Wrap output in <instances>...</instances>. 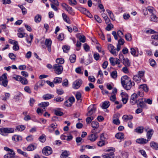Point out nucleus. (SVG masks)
<instances>
[{
	"label": "nucleus",
	"mask_w": 158,
	"mask_h": 158,
	"mask_svg": "<svg viewBox=\"0 0 158 158\" xmlns=\"http://www.w3.org/2000/svg\"><path fill=\"white\" fill-rule=\"evenodd\" d=\"M78 38L81 42L84 43L85 41V37L84 35H80Z\"/></svg>",
	"instance_id": "obj_50"
},
{
	"label": "nucleus",
	"mask_w": 158,
	"mask_h": 158,
	"mask_svg": "<svg viewBox=\"0 0 158 158\" xmlns=\"http://www.w3.org/2000/svg\"><path fill=\"white\" fill-rule=\"evenodd\" d=\"M27 37H26V40L27 42L30 44V45H31V41L33 38V35H32L30 34V37H28L27 35H26Z\"/></svg>",
	"instance_id": "obj_33"
},
{
	"label": "nucleus",
	"mask_w": 158,
	"mask_h": 158,
	"mask_svg": "<svg viewBox=\"0 0 158 158\" xmlns=\"http://www.w3.org/2000/svg\"><path fill=\"white\" fill-rule=\"evenodd\" d=\"M115 137L118 139H122L124 138V135L123 133L119 132L117 133L115 135Z\"/></svg>",
	"instance_id": "obj_29"
},
{
	"label": "nucleus",
	"mask_w": 158,
	"mask_h": 158,
	"mask_svg": "<svg viewBox=\"0 0 158 158\" xmlns=\"http://www.w3.org/2000/svg\"><path fill=\"white\" fill-rule=\"evenodd\" d=\"M144 101L145 102V103H147L149 105L152 104V100L149 98L146 99L145 98H144Z\"/></svg>",
	"instance_id": "obj_63"
},
{
	"label": "nucleus",
	"mask_w": 158,
	"mask_h": 158,
	"mask_svg": "<svg viewBox=\"0 0 158 158\" xmlns=\"http://www.w3.org/2000/svg\"><path fill=\"white\" fill-rule=\"evenodd\" d=\"M70 14H72L73 12L72 8L71 7L68 5L65 9Z\"/></svg>",
	"instance_id": "obj_57"
},
{
	"label": "nucleus",
	"mask_w": 158,
	"mask_h": 158,
	"mask_svg": "<svg viewBox=\"0 0 158 158\" xmlns=\"http://www.w3.org/2000/svg\"><path fill=\"white\" fill-rule=\"evenodd\" d=\"M21 79H20L19 81L23 85L27 84L28 81L27 80L25 77H22Z\"/></svg>",
	"instance_id": "obj_39"
},
{
	"label": "nucleus",
	"mask_w": 158,
	"mask_h": 158,
	"mask_svg": "<svg viewBox=\"0 0 158 158\" xmlns=\"http://www.w3.org/2000/svg\"><path fill=\"white\" fill-rule=\"evenodd\" d=\"M14 132L13 129L11 128H0V134L1 135L6 136L7 134L12 133Z\"/></svg>",
	"instance_id": "obj_2"
},
{
	"label": "nucleus",
	"mask_w": 158,
	"mask_h": 158,
	"mask_svg": "<svg viewBox=\"0 0 158 158\" xmlns=\"http://www.w3.org/2000/svg\"><path fill=\"white\" fill-rule=\"evenodd\" d=\"M6 75V74L4 73L3 74L2 76L0 77V85L4 87H6L8 83Z\"/></svg>",
	"instance_id": "obj_5"
},
{
	"label": "nucleus",
	"mask_w": 158,
	"mask_h": 158,
	"mask_svg": "<svg viewBox=\"0 0 158 158\" xmlns=\"http://www.w3.org/2000/svg\"><path fill=\"white\" fill-rule=\"evenodd\" d=\"M62 80V78L60 77H55L53 81V82L54 83H59L61 82Z\"/></svg>",
	"instance_id": "obj_45"
},
{
	"label": "nucleus",
	"mask_w": 158,
	"mask_h": 158,
	"mask_svg": "<svg viewBox=\"0 0 158 158\" xmlns=\"http://www.w3.org/2000/svg\"><path fill=\"white\" fill-rule=\"evenodd\" d=\"M98 137V135L97 134H91L88 137V139L91 141H95Z\"/></svg>",
	"instance_id": "obj_21"
},
{
	"label": "nucleus",
	"mask_w": 158,
	"mask_h": 158,
	"mask_svg": "<svg viewBox=\"0 0 158 158\" xmlns=\"http://www.w3.org/2000/svg\"><path fill=\"white\" fill-rule=\"evenodd\" d=\"M37 145L36 143H32L29 145L26 148L27 150L31 151L35 149L37 147Z\"/></svg>",
	"instance_id": "obj_19"
},
{
	"label": "nucleus",
	"mask_w": 158,
	"mask_h": 158,
	"mask_svg": "<svg viewBox=\"0 0 158 158\" xmlns=\"http://www.w3.org/2000/svg\"><path fill=\"white\" fill-rule=\"evenodd\" d=\"M114 154L113 152H110L109 153H103L102 156L103 158H114Z\"/></svg>",
	"instance_id": "obj_13"
},
{
	"label": "nucleus",
	"mask_w": 158,
	"mask_h": 158,
	"mask_svg": "<svg viewBox=\"0 0 158 158\" xmlns=\"http://www.w3.org/2000/svg\"><path fill=\"white\" fill-rule=\"evenodd\" d=\"M108 49L109 50L110 53L115 56L118 55V52H116V49L111 44H109L108 46Z\"/></svg>",
	"instance_id": "obj_9"
},
{
	"label": "nucleus",
	"mask_w": 158,
	"mask_h": 158,
	"mask_svg": "<svg viewBox=\"0 0 158 158\" xmlns=\"http://www.w3.org/2000/svg\"><path fill=\"white\" fill-rule=\"evenodd\" d=\"M110 76L112 78L116 79L117 77V73L116 70H114L110 73Z\"/></svg>",
	"instance_id": "obj_35"
},
{
	"label": "nucleus",
	"mask_w": 158,
	"mask_h": 158,
	"mask_svg": "<svg viewBox=\"0 0 158 158\" xmlns=\"http://www.w3.org/2000/svg\"><path fill=\"white\" fill-rule=\"evenodd\" d=\"M92 127L94 128L92 132L93 133L95 132V129L97 128L99 126V123L97 122L93 121L91 124Z\"/></svg>",
	"instance_id": "obj_17"
},
{
	"label": "nucleus",
	"mask_w": 158,
	"mask_h": 158,
	"mask_svg": "<svg viewBox=\"0 0 158 158\" xmlns=\"http://www.w3.org/2000/svg\"><path fill=\"white\" fill-rule=\"evenodd\" d=\"M133 118V116L131 115H124L122 117L123 120L125 122H127L128 120H131Z\"/></svg>",
	"instance_id": "obj_23"
},
{
	"label": "nucleus",
	"mask_w": 158,
	"mask_h": 158,
	"mask_svg": "<svg viewBox=\"0 0 158 158\" xmlns=\"http://www.w3.org/2000/svg\"><path fill=\"white\" fill-rule=\"evenodd\" d=\"M75 97L77 101L80 100V102L82 101L81 94L80 92H77L75 95Z\"/></svg>",
	"instance_id": "obj_43"
},
{
	"label": "nucleus",
	"mask_w": 158,
	"mask_h": 158,
	"mask_svg": "<svg viewBox=\"0 0 158 158\" xmlns=\"http://www.w3.org/2000/svg\"><path fill=\"white\" fill-rule=\"evenodd\" d=\"M62 15L63 20L64 21L68 23H70V21L69 18L65 14L63 13L62 14Z\"/></svg>",
	"instance_id": "obj_26"
},
{
	"label": "nucleus",
	"mask_w": 158,
	"mask_h": 158,
	"mask_svg": "<svg viewBox=\"0 0 158 158\" xmlns=\"http://www.w3.org/2000/svg\"><path fill=\"white\" fill-rule=\"evenodd\" d=\"M121 79L122 85L127 90H130L132 86L135 85V83L132 82L131 78L127 75L122 77Z\"/></svg>",
	"instance_id": "obj_1"
},
{
	"label": "nucleus",
	"mask_w": 158,
	"mask_h": 158,
	"mask_svg": "<svg viewBox=\"0 0 158 158\" xmlns=\"http://www.w3.org/2000/svg\"><path fill=\"white\" fill-rule=\"evenodd\" d=\"M25 129V127L24 125H19L16 127V130L18 131H22Z\"/></svg>",
	"instance_id": "obj_44"
},
{
	"label": "nucleus",
	"mask_w": 158,
	"mask_h": 158,
	"mask_svg": "<svg viewBox=\"0 0 158 158\" xmlns=\"http://www.w3.org/2000/svg\"><path fill=\"white\" fill-rule=\"evenodd\" d=\"M12 78L16 81H20V79H21L22 77L19 75H15Z\"/></svg>",
	"instance_id": "obj_52"
},
{
	"label": "nucleus",
	"mask_w": 158,
	"mask_h": 158,
	"mask_svg": "<svg viewBox=\"0 0 158 158\" xmlns=\"http://www.w3.org/2000/svg\"><path fill=\"white\" fill-rule=\"evenodd\" d=\"M49 105V103L48 102H44L39 104V106L42 107H44V109H45V107Z\"/></svg>",
	"instance_id": "obj_40"
},
{
	"label": "nucleus",
	"mask_w": 158,
	"mask_h": 158,
	"mask_svg": "<svg viewBox=\"0 0 158 158\" xmlns=\"http://www.w3.org/2000/svg\"><path fill=\"white\" fill-rule=\"evenodd\" d=\"M56 62L57 63V64H62L64 62V60L62 58H57L56 60Z\"/></svg>",
	"instance_id": "obj_49"
},
{
	"label": "nucleus",
	"mask_w": 158,
	"mask_h": 158,
	"mask_svg": "<svg viewBox=\"0 0 158 158\" xmlns=\"http://www.w3.org/2000/svg\"><path fill=\"white\" fill-rule=\"evenodd\" d=\"M113 28V25L111 23L108 24L107 26L106 27V29L108 31H109L112 28Z\"/></svg>",
	"instance_id": "obj_60"
},
{
	"label": "nucleus",
	"mask_w": 158,
	"mask_h": 158,
	"mask_svg": "<svg viewBox=\"0 0 158 158\" xmlns=\"http://www.w3.org/2000/svg\"><path fill=\"white\" fill-rule=\"evenodd\" d=\"M88 112L86 114V116H91L94 114L96 110V107L95 106V105H91L88 108Z\"/></svg>",
	"instance_id": "obj_6"
},
{
	"label": "nucleus",
	"mask_w": 158,
	"mask_h": 158,
	"mask_svg": "<svg viewBox=\"0 0 158 158\" xmlns=\"http://www.w3.org/2000/svg\"><path fill=\"white\" fill-rule=\"evenodd\" d=\"M139 88L143 89L145 92H147L148 90V88L146 84L140 85L139 86Z\"/></svg>",
	"instance_id": "obj_31"
},
{
	"label": "nucleus",
	"mask_w": 158,
	"mask_h": 158,
	"mask_svg": "<svg viewBox=\"0 0 158 158\" xmlns=\"http://www.w3.org/2000/svg\"><path fill=\"white\" fill-rule=\"evenodd\" d=\"M39 139L40 142L43 143L46 140L45 136L44 135H43L39 137Z\"/></svg>",
	"instance_id": "obj_54"
},
{
	"label": "nucleus",
	"mask_w": 158,
	"mask_h": 158,
	"mask_svg": "<svg viewBox=\"0 0 158 158\" xmlns=\"http://www.w3.org/2000/svg\"><path fill=\"white\" fill-rule=\"evenodd\" d=\"M54 95L50 94H47L43 96V98L44 100H48L54 97Z\"/></svg>",
	"instance_id": "obj_32"
},
{
	"label": "nucleus",
	"mask_w": 158,
	"mask_h": 158,
	"mask_svg": "<svg viewBox=\"0 0 158 158\" xmlns=\"http://www.w3.org/2000/svg\"><path fill=\"white\" fill-rule=\"evenodd\" d=\"M12 140L16 142L22 140L21 136L18 135H14L12 137Z\"/></svg>",
	"instance_id": "obj_24"
},
{
	"label": "nucleus",
	"mask_w": 158,
	"mask_h": 158,
	"mask_svg": "<svg viewBox=\"0 0 158 158\" xmlns=\"http://www.w3.org/2000/svg\"><path fill=\"white\" fill-rule=\"evenodd\" d=\"M81 80H77L74 81L73 84V87L74 89H78L82 83Z\"/></svg>",
	"instance_id": "obj_10"
},
{
	"label": "nucleus",
	"mask_w": 158,
	"mask_h": 158,
	"mask_svg": "<svg viewBox=\"0 0 158 158\" xmlns=\"http://www.w3.org/2000/svg\"><path fill=\"white\" fill-rule=\"evenodd\" d=\"M107 143V142H105L104 141L101 140L98 141L97 143L98 145L100 147H102Z\"/></svg>",
	"instance_id": "obj_46"
},
{
	"label": "nucleus",
	"mask_w": 158,
	"mask_h": 158,
	"mask_svg": "<svg viewBox=\"0 0 158 158\" xmlns=\"http://www.w3.org/2000/svg\"><path fill=\"white\" fill-rule=\"evenodd\" d=\"M122 98V101L124 104L127 103L128 99V94L125 92H122L121 93Z\"/></svg>",
	"instance_id": "obj_11"
},
{
	"label": "nucleus",
	"mask_w": 158,
	"mask_h": 158,
	"mask_svg": "<svg viewBox=\"0 0 158 158\" xmlns=\"http://www.w3.org/2000/svg\"><path fill=\"white\" fill-rule=\"evenodd\" d=\"M137 103V107L141 108H144L146 106V105L144 101V98H138Z\"/></svg>",
	"instance_id": "obj_8"
},
{
	"label": "nucleus",
	"mask_w": 158,
	"mask_h": 158,
	"mask_svg": "<svg viewBox=\"0 0 158 158\" xmlns=\"http://www.w3.org/2000/svg\"><path fill=\"white\" fill-rule=\"evenodd\" d=\"M15 153L14 151L10 152L4 155V158H17L15 156Z\"/></svg>",
	"instance_id": "obj_20"
},
{
	"label": "nucleus",
	"mask_w": 158,
	"mask_h": 158,
	"mask_svg": "<svg viewBox=\"0 0 158 158\" xmlns=\"http://www.w3.org/2000/svg\"><path fill=\"white\" fill-rule=\"evenodd\" d=\"M53 68L55 73L57 74H60L62 72L63 66L59 64H55L53 66Z\"/></svg>",
	"instance_id": "obj_4"
},
{
	"label": "nucleus",
	"mask_w": 158,
	"mask_h": 158,
	"mask_svg": "<svg viewBox=\"0 0 158 158\" xmlns=\"http://www.w3.org/2000/svg\"><path fill=\"white\" fill-rule=\"evenodd\" d=\"M113 123L116 125H119L120 123V121L118 117H116L113 119Z\"/></svg>",
	"instance_id": "obj_55"
},
{
	"label": "nucleus",
	"mask_w": 158,
	"mask_h": 158,
	"mask_svg": "<svg viewBox=\"0 0 158 158\" xmlns=\"http://www.w3.org/2000/svg\"><path fill=\"white\" fill-rule=\"evenodd\" d=\"M24 89L26 92L29 94H31V91L30 87L28 86H27L25 87L24 88Z\"/></svg>",
	"instance_id": "obj_58"
},
{
	"label": "nucleus",
	"mask_w": 158,
	"mask_h": 158,
	"mask_svg": "<svg viewBox=\"0 0 158 158\" xmlns=\"http://www.w3.org/2000/svg\"><path fill=\"white\" fill-rule=\"evenodd\" d=\"M42 151L43 153L46 156H48L51 154L52 152V149L49 146L44 147Z\"/></svg>",
	"instance_id": "obj_7"
},
{
	"label": "nucleus",
	"mask_w": 158,
	"mask_h": 158,
	"mask_svg": "<svg viewBox=\"0 0 158 158\" xmlns=\"http://www.w3.org/2000/svg\"><path fill=\"white\" fill-rule=\"evenodd\" d=\"M52 42L50 39H46L45 42V44L48 48V51L49 52H51V45Z\"/></svg>",
	"instance_id": "obj_12"
},
{
	"label": "nucleus",
	"mask_w": 158,
	"mask_h": 158,
	"mask_svg": "<svg viewBox=\"0 0 158 158\" xmlns=\"http://www.w3.org/2000/svg\"><path fill=\"white\" fill-rule=\"evenodd\" d=\"M110 99L112 102H114L115 101L116 99L115 95L114 94H111L110 97Z\"/></svg>",
	"instance_id": "obj_59"
},
{
	"label": "nucleus",
	"mask_w": 158,
	"mask_h": 158,
	"mask_svg": "<svg viewBox=\"0 0 158 158\" xmlns=\"http://www.w3.org/2000/svg\"><path fill=\"white\" fill-rule=\"evenodd\" d=\"M69 155V151H65L61 154V158H65L68 157Z\"/></svg>",
	"instance_id": "obj_36"
},
{
	"label": "nucleus",
	"mask_w": 158,
	"mask_h": 158,
	"mask_svg": "<svg viewBox=\"0 0 158 158\" xmlns=\"http://www.w3.org/2000/svg\"><path fill=\"white\" fill-rule=\"evenodd\" d=\"M69 60L71 63H74L76 60V56L75 54L71 55L69 57Z\"/></svg>",
	"instance_id": "obj_37"
},
{
	"label": "nucleus",
	"mask_w": 158,
	"mask_h": 158,
	"mask_svg": "<svg viewBox=\"0 0 158 158\" xmlns=\"http://www.w3.org/2000/svg\"><path fill=\"white\" fill-rule=\"evenodd\" d=\"M142 93V91H139L137 94L134 93L133 94L131 97L130 102L132 105H134L138 102L137 98L140 95V93Z\"/></svg>",
	"instance_id": "obj_3"
},
{
	"label": "nucleus",
	"mask_w": 158,
	"mask_h": 158,
	"mask_svg": "<svg viewBox=\"0 0 158 158\" xmlns=\"http://www.w3.org/2000/svg\"><path fill=\"white\" fill-rule=\"evenodd\" d=\"M110 103L109 101H106L103 102L102 105V107L103 109H106L110 106Z\"/></svg>",
	"instance_id": "obj_28"
},
{
	"label": "nucleus",
	"mask_w": 158,
	"mask_h": 158,
	"mask_svg": "<svg viewBox=\"0 0 158 158\" xmlns=\"http://www.w3.org/2000/svg\"><path fill=\"white\" fill-rule=\"evenodd\" d=\"M150 146L156 149H158V144L154 142H151L150 143Z\"/></svg>",
	"instance_id": "obj_47"
},
{
	"label": "nucleus",
	"mask_w": 158,
	"mask_h": 158,
	"mask_svg": "<svg viewBox=\"0 0 158 158\" xmlns=\"http://www.w3.org/2000/svg\"><path fill=\"white\" fill-rule=\"evenodd\" d=\"M124 43V40L122 38H120L118 40V43L117 45L116 51H119L121 48V45H123Z\"/></svg>",
	"instance_id": "obj_15"
},
{
	"label": "nucleus",
	"mask_w": 158,
	"mask_h": 158,
	"mask_svg": "<svg viewBox=\"0 0 158 158\" xmlns=\"http://www.w3.org/2000/svg\"><path fill=\"white\" fill-rule=\"evenodd\" d=\"M94 118V117L93 116H90L86 118V121L87 123H90Z\"/></svg>",
	"instance_id": "obj_53"
},
{
	"label": "nucleus",
	"mask_w": 158,
	"mask_h": 158,
	"mask_svg": "<svg viewBox=\"0 0 158 158\" xmlns=\"http://www.w3.org/2000/svg\"><path fill=\"white\" fill-rule=\"evenodd\" d=\"M33 136L32 135L28 136L26 138V140L28 142L32 141L33 140Z\"/></svg>",
	"instance_id": "obj_62"
},
{
	"label": "nucleus",
	"mask_w": 158,
	"mask_h": 158,
	"mask_svg": "<svg viewBox=\"0 0 158 158\" xmlns=\"http://www.w3.org/2000/svg\"><path fill=\"white\" fill-rule=\"evenodd\" d=\"M136 142L138 143L141 144H144L147 143L148 140L143 138L138 139L136 140Z\"/></svg>",
	"instance_id": "obj_14"
},
{
	"label": "nucleus",
	"mask_w": 158,
	"mask_h": 158,
	"mask_svg": "<svg viewBox=\"0 0 158 158\" xmlns=\"http://www.w3.org/2000/svg\"><path fill=\"white\" fill-rule=\"evenodd\" d=\"M123 63L126 66L129 67L131 65V63L127 58L124 59L123 61Z\"/></svg>",
	"instance_id": "obj_27"
},
{
	"label": "nucleus",
	"mask_w": 158,
	"mask_h": 158,
	"mask_svg": "<svg viewBox=\"0 0 158 158\" xmlns=\"http://www.w3.org/2000/svg\"><path fill=\"white\" fill-rule=\"evenodd\" d=\"M153 133V131L152 129H150L149 130L147 133V136L148 140V141L151 139V138Z\"/></svg>",
	"instance_id": "obj_25"
},
{
	"label": "nucleus",
	"mask_w": 158,
	"mask_h": 158,
	"mask_svg": "<svg viewBox=\"0 0 158 158\" xmlns=\"http://www.w3.org/2000/svg\"><path fill=\"white\" fill-rule=\"evenodd\" d=\"M150 18V20L151 21L158 22V18L154 14H152L151 15Z\"/></svg>",
	"instance_id": "obj_42"
},
{
	"label": "nucleus",
	"mask_w": 158,
	"mask_h": 158,
	"mask_svg": "<svg viewBox=\"0 0 158 158\" xmlns=\"http://www.w3.org/2000/svg\"><path fill=\"white\" fill-rule=\"evenodd\" d=\"M64 100V98L60 97H57V98H55L54 99V100L56 101L57 102H61Z\"/></svg>",
	"instance_id": "obj_56"
},
{
	"label": "nucleus",
	"mask_w": 158,
	"mask_h": 158,
	"mask_svg": "<svg viewBox=\"0 0 158 158\" xmlns=\"http://www.w3.org/2000/svg\"><path fill=\"white\" fill-rule=\"evenodd\" d=\"M57 127V124L56 123H52L48 127V130L49 132H52Z\"/></svg>",
	"instance_id": "obj_18"
},
{
	"label": "nucleus",
	"mask_w": 158,
	"mask_h": 158,
	"mask_svg": "<svg viewBox=\"0 0 158 158\" xmlns=\"http://www.w3.org/2000/svg\"><path fill=\"white\" fill-rule=\"evenodd\" d=\"M68 101L72 105V104L75 102V99L73 96H72L69 98Z\"/></svg>",
	"instance_id": "obj_61"
},
{
	"label": "nucleus",
	"mask_w": 158,
	"mask_h": 158,
	"mask_svg": "<svg viewBox=\"0 0 158 158\" xmlns=\"http://www.w3.org/2000/svg\"><path fill=\"white\" fill-rule=\"evenodd\" d=\"M133 79L134 81L137 82H139L141 80V78L137 74L134 76Z\"/></svg>",
	"instance_id": "obj_48"
},
{
	"label": "nucleus",
	"mask_w": 158,
	"mask_h": 158,
	"mask_svg": "<svg viewBox=\"0 0 158 158\" xmlns=\"http://www.w3.org/2000/svg\"><path fill=\"white\" fill-rule=\"evenodd\" d=\"M9 56L12 60H15L16 58L15 56L13 53H9Z\"/></svg>",
	"instance_id": "obj_64"
},
{
	"label": "nucleus",
	"mask_w": 158,
	"mask_h": 158,
	"mask_svg": "<svg viewBox=\"0 0 158 158\" xmlns=\"http://www.w3.org/2000/svg\"><path fill=\"white\" fill-rule=\"evenodd\" d=\"M101 0H100V2H98L94 0H93V4L95 6H96L98 4V7L100 9L102 10L103 12H104L105 10L104 9L103 5L102 4H100L101 3Z\"/></svg>",
	"instance_id": "obj_22"
},
{
	"label": "nucleus",
	"mask_w": 158,
	"mask_h": 158,
	"mask_svg": "<svg viewBox=\"0 0 158 158\" xmlns=\"http://www.w3.org/2000/svg\"><path fill=\"white\" fill-rule=\"evenodd\" d=\"M126 40L128 41H131V35L130 33H128L125 35Z\"/></svg>",
	"instance_id": "obj_51"
},
{
	"label": "nucleus",
	"mask_w": 158,
	"mask_h": 158,
	"mask_svg": "<svg viewBox=\"0 0 158 158\" xmlns=\"http://www.w3.org/2000/svg\"><path fill=\"white\" fill-rule=\"evenodd\" d=\"M138 52V49L136 48H130V52L132 55L134 56H138V54L136 53V52Z\"/></svg>",
	"instance_id": "obj_16"
},
{
	"label": "nucleus",
	"mask_w": 158,
	"mask_h": 158,
	"mask_svg": "<svg viewBox=\"0 0 158 158\" xmlns=\"http://www.w3.org/2000/svg\"><path fill=\"white\" fill-rule=\"evenodd\" d=\"M106 11L108 14H109V16L110 17V18L113 20H114L115 19L114 18V15L113 13L111 11L109 10H106Z\"/></svg>",
	"instance_id": "obj_38"
},
{
	"label": "nucleus",
	"mask_w": 158,
	"mask_h": 158,
	"mask_svg": "<svg viewBox=\"0 0 158 158\" xmlns=\"http://www.w3.org/2000/svg\"><path fill=\"white\" fill-rule=\"evenodd\" d=\"M144 128L142 127H139L135 129V131L138 133H143Z\"/></svg>",
	"instance_id": "obj_41"
},
{
	"label": "nucleus",
	"mask_w": 158,
	"mask_h": 158,
	"mask_svg": "<svg viewBox=\"0 0 158 158\" xmlns=\"http://www.w3.org/2000/svg\"><path fill=\"white\" fill-rule=\"evenodd\" d=\"M41 19V16L39 14L36 15L34 18L35 21L36 23H38L40 22Z\"/></svg>",
	"instance_id": "obj_34"
},
{
	"label": "nucleus",
	"mask_w": 158,
	"mask_h": 158,
	"mask_svg": "<svg viewBox=\"0 0 158 158\" xmlns=\"http://www.w3.org/2000/svg\"><path fill=\"white\" fill-rule=\"evenodd\" d=\"M108 138V136L107 134L102 133L101 134L100 137V139H101V140L106 142V140Z\"/></svg>",
	"instance_id": "obj_30"
}]
</instances>
